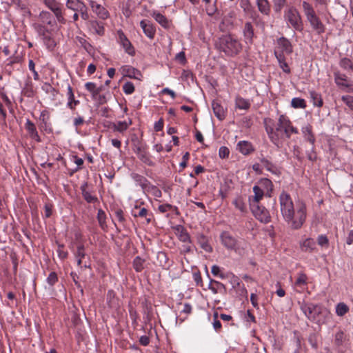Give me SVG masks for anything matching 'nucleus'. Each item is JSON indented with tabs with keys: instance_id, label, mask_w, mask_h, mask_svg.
Returning <instances> with one entry per match:
<instances>
[{
	"instance_id": "1",
	"label": "nucleus",
	"mask_w": 353,
	"mask_h": 353,
	"mask_svg": "<svg viewBox=\"0 0 353 353\" xmlns=\"http://www.w3.org/2000/svg\"><path fill=\"white\" fill-rule=\"evenodd\" d=\"M265 131L273 144L281 148L285 139H290L292 134H298V129L292 125L290 119L280 115L278 122L274 125L273 120L265 119L264 120Z\"/></svg>"
},
{
	"instance_id": "2",
	"label": "nucleus",
	"mask_w": 353,
	"mask_h": 353,
	"mask_svg": "<svg viewBox=\"0 0 353 353\" xmlns=\"http://www.w3.org/2000/svg\"><path fill=\"white\" fill-rule=\"evenodd\" d=\"M306 206L302 202L296 203V208L291 212L288 218L284 219L288 226L293 230L300 229L306 219Z\"/></svg>"
},
{
	"instance_id": "3",
	"label": "nucleus",
	"mask_w": 353,
	"mask_h": 353,
	"mask_svg": "<svg viewBox=\"0 0 353 353\" xmlns=\"http://www.w3.org/2000/svg\"><path fill=\"white\" fill-rule=\"evenodd\" d=\"M219 49L227 56L234 57L242 50L240 41L231 34L223 35L219 39Z\"/></svg>"
},
{
	"instance_id": "4",
	"label": "nucleus",
	"mask_w": 353,
	"mask_h": 353,
	"mask_svg": "<svg viewBox=\"0 0 353 353\" xmlns=\"http://www.w3.org/2000/svg\"><path fill=\"white\" fill-rule=\"evenodd\" d=\"M221 244L228 250H233L239 254H242L246 248V243L236 239L230 232L223 231L220 234Z\"/></svg>"
},
{
	"instance_id": "5",
	"label": "nucleus",
	"mask_w": 353,
	"mask_h": 353,
	"mask_svg": "<svg viewBox=\"0 0 353 353\" xmlns=\"http://www.w3.org/2000/svg\"><path fill=\"white\" fill-rule=\"evenodd\" d=\"M279 199L280 204V211L283 219L288 218V216H290V213L293 212V210L296 208V204H294L290 194L285 191H283L281 193Z\"/></svg>"
},
{
	"instance_id": "6",
	"label": "nucleus",
	"mask_w": 353,
	"mask_h": 353,
	"mask_svg": "<svg viewBox=\"0 0 353 353\" xmlns=\"http://www.w3.org/2000/svg\"><path fill=\"white\" fill-rule=\"evenodd\" d=\"M285 18L296 30L300 32L303 30V26L301 17L296 9L294 8L288 9L285 14Z\"/></svg>"
},
{
	"instance_id": "7",
	"label": "nucleus",
	"mask_w": 353,
	"mask_h": 353,
	"mask_svg": "<svg viewBox=\"0 0 353 353\" xmlns=\"http://www.w3.org/2000/svg\"><path fill=\"white\" fill-rule=\"evenodd\" d=\"M293 51L291 42L285 37H281L276 40V46L274 49L275 57L281 54L283 56L285 54H290Z\"/></svg>"
},
{
	"instance_id": "8",
	"label": "nucleus",
	"mask_w": 353,
	"mask_h": 353,
	"mask_svg": "<svg viewBox=\"0 0 353 353\" xmlns=\"http://www.w3.org/2000/svg\"><path fill=\"white\" fill-rule=\"evenodd\" d=\"M43 3L54 14L58 22L61 23H65V19L62 12V5L57 0H43Z\"/></svg>"
},
{
	"instance_id": "9",
	"label": "nucleus",
	"mask_w": 353,
	"mask_h": 353,
	"mask_svg": "<svg viewBox=\"0 0 353 353\" xmlns=\"http://www.w3.org/2000/svg\"><path fill=\"white\" fill-rule=\"evenodd\" d=\"M250 207L253 215L261 223H267L270 221L271 216L270 213L264 206L259 203L250 205Z\"/></svg>"
},
{
	"instance_id": "10",
	"label": "nucleus",
	"mask_w": 353,
	"mask_h": 353,
	"mask_svg": "<svg viewBox=\"0 0 353 353\" xmlns=\"http://www.w3.org/2000/svg\"><path fill=\"white\" fill-rule=\"evenodd\" d=\"M301 310L305 316L312 321L316 320V316L321 313V308L317 305L309 303H301Z\"/></svg>"
},
{
	"instance_id": "11",
	"label": "nucleus",
	"mask_w": 353,
	"mask_h": 353,
	"mask_svg": "<svg viewBox=\"0 0 353 353\" xmlns=\"http://www.w3.org/2000/svg\"><path fill=\"white\" fill-rule=\"evenodd\" d=\"M117 41L123 48L125 52L129 55H134L135 53L134 48H133L131 42L126 37L125 34L121 30H119L117 32Z\"/></svg>"
},
{
	"instance_id": "12",
	"label": "nucleus",
	"mask_w": 353,
	"mask_h": 353,
	"mask_svg": "<svg viewBox=\"0 0 353 353\" xmlns=\"http://www.w3.org/2000/svg\"><path fill=\"white\" fill-rule=\"evenodd\" d=\"M89 5L92 11L101 19H106L109 17L108 11L101 4L94 0H89Z\"/></svg>"
},
{
	"instance_id": "13",
	"label": "nucleus",
	"mask_w": 353,
	"mask_h": 353,
	"mask_svg": "<svg viewBox=\"0 0 353 353\" xmlns=\"http://www.w3.org/2000/svg\"><path fill=\"white\" fill-rule=\"evenodd\" d=\"M39 18L43 23L50 26V28H54L55 30H58L57 21L50 12L41 11L39 14Z\"/></svg>"
},
{
	"instance_id": "14",
	"label": "nucleus",
	"mask_w": 353,
	"mask_h": 353,
	"mask_svg": "<svg viewBox=\"0 0 353 353\" xmlns=\"http://www.w3.org/2000/svg\"><path fill=\"white\" fill-rule=\"evenodd\" d=\"M254 195L249 196V203L250 205L259 204V201L263 199L264 195L263 190L258 185L253 187Z\"/></svg>"
},
{
	"instance_id": "15",
	"label": "nucleus",
	"mask_w": 353,
	"mask_h": 353,
	"mask_svg": "<svg viewBox=\"0 0 353 353\" xmlns=\"http://www.w3.org/2000/svg\"><path fill=\"white\" fill-rule=\"evenodd\" d=\"M132 214L135 217L145 218L148 223L151 222L152 214L145 208H140L136 205L132 211Z\"/></svg>"
},
{
	"instance_id": "16",
	"label": "nucleus",
	"mask_w": 353,
	"mask_h": 353,
	"mask_svg": "<svg viewBox=\"0 0 353 353\" xmlns=\"http://www.w3.org/2000/svg\"><path fill=\"white\" fill-rule=\"evenodd\" d=\"M243 32L245 43L252 44L253 43L254 34V28L251 23H245Z\"/></svg>"
},
{
	"instance_id": "17",
	"label": "nucleus",
	"mask_w": 353,
	"mask_h": 353,
	"mask_svg": "<svg viewBox=\"0 0 353 353\" xmlns=\"http://www.w3.org/2000/svg\"><path fill=\"white\" fill-rule=\"evenodd\" d=\"M300 248L303 252L311 253L316 250V242L312 238H307L300 242Z\"/></svg>"
},
{
	"instance_id": "18",
	"label": "nucleus",
	"mask_w": 353,
	"mask_h": 353,
	"mask_svg": "<svg viewBox=\"0 0 353 353\" xmlns=\"http://www.w3.org/2000/svg\"><path fill=\"white\" fill-rule=\"evenodd\" d=\"M307 19L310 23V25L312 27L319 33H323L325 31V27L324 25L321 23V21L319 20V19L317 17L316 14L310 16V17L307 18Z\"/></svg>"
},
{
	"instance_id": "19",
	"label": "nucleus",
	"mask_w": 353,
	"mask_h": 353,
	"mask_svg": "<svg viewBox=\"0 0 353 353\" xmlns=\"http://www.w3.org/2000/svg\"><path fill=\"white\" fill-rule=\"evenodd\" d=\"M121 71L123 76L128 77L132 79H139V76L141 75V73L138 70L129 65L122 66L121 68Z\"/></svg>"
},
{
	"instance_id": "20",
	"label": "nucleus",
	"mask_w": 353,
	"mask_h": 353,
	"mask_svg": "<svg viewBox=\"0 0 353 353\" xmlns=\"http://www.w3.org/2000/svg\"><path fill=\"white\" fill-rule=\"evenodd\" d=\"M236 149L243 155H248L254 151L252 143L247 141H240L237 143Z\"/></svg>"
},
{
	"instance_id": "21",
	"label": "nucleus",
	"mask_w": 353,
	"mask_h": 353,
	"mask_svg": "<svg viewBox=\"0 0 353 353\" xmlns=\"http://www.w3.org/2000/svg\"><path fill=\"white\" fill-rule=\"evenodd\" d=\"M25 128L32 139L37 142L41 141L34 124L30 119L26 120Z\"/></svg>"
},
{
	"instance_id": "22",
	"label": "nucleus",
	"mask_w": 353,
	"mask_h": 353,
	"mask_svg": "<svg viewBox=\"0 0 353 353\" xmlns=\"http://www.w3.org/2000/svg\"><path fill=\"white\" fill-rule=\"evenodd\" d=\"M347 76L343 74H341L340 72H335L334 73V80L335 83L342 88H348L347 91H352L353 90V88L350 85H349L347 83Z\"/></svg>"
},
{
	"instance_id": "23",
	"label": "nucleus",
	"mask_w": 353,
	"mask_h": 353,
	"mask_svg": "<svg viewBox=\"0 0 353 353\" xmlns=\"http://www.w3.org/2000/svg\"><path fill=\"white\" fill-rule=\"evenodd\" d=\"M140 26L143 29L144 34L150 39H153L155 34V29L149 21L142 20L140 22Z\"/></svg>"
},
{
	"instance_id": "24",
	"label": "nucleus",
	"mask_w": 353,
	"mask_h": 353,
	"mask_svg": "<svg viewBox=\"0 0 353 353\" xmlns=\"http://www.w3.org/2000/svg\"><path fill=\"white\" fill-rule=\"evenodd\" d=\"M212 108L214 115L218 119L222 121L225 118V111L219 102L213 101L212 103Z\"/></svg>"
},
{
	"instance_id": "25",
	"label": "nucleus",
	"mask_w": 353,
	"mask_h": 353,
	"mask_svg": "<svg viewBox=\"0 0 353 353\" xmlns=\"http://www.w3.org/2000/svg\"><path fill=\"white\" fill-rule=\"evenodd\" d=\"M43 42L47 49L50 51L54 50L57 46V42L54 38V32L49 33L41 37Z\"/></svg>"
},
{
	"instance_id": "26",
	"label": "nucleus",
	"mask_w": 353,
	"mask_h": 353,
	"mask_svg": "<svg viewBox=\"0 0 353 353\" xmlns=\"http://www.w3.org/2000/svg\"><path fill=\"white\" fill-rule=\"evenodd\" d=\"M89 28L90 30L99 35L104 34V27L103 24L96 20H92L89 22Z\"/></svg>"
},
{
	"instance_id": "27",
	"label": "nucleus",
	"mask_w": 353,
	"mask_h": 353,
	"mask_svg": "<svg viewBox=\"0 0 353 353\" xmlns=\"http://www.w3.org/2000/svg\"><path fill=\"white\" fill-rule=\"evenodd\" d=\"M302 133L304 139L313 145L315 143V137L312 132V126L310 125H307L303 127Z\"/></svg>"
},
{
	"instance_id": "28",
	"label": "nucleus",
	"mask_w": 353,
	"mask_h": 353,
	"mask_svg": "<svg viewBox=\"0 0 353 353\" xmlns=\"http://www.w3.org/2000/svg\"><path fill=\"white\" fill-rule=\"evenodd\" d=\"M132 177L143 190L149 188L150 183L145 177L136 173L132 174Z\"/></svg>"
},
{
	"instance_id": "29",
	"label": "nucleus",
	"mask_w": 353,
	"mask_h": 353,
	"mask_svg": "<svg viewBox=\"0 0 353 353\" xmlns=\"http://www.w3.org/2000/svg\"><path fill=\"white\" fill-rule=\"evenodd\" d=\"M50 116L48 112L43 111L39 117V126L40 128L44 129L45 130H48L50 128V123H49Z\"/></svg>"
},
{
	"instance_id": "30",
	"label": "nucleus",
	"mask_w": 353,
	"mask_h": 353,
	"mask_svg": "<svg viewBox=\"0 0 353 353\" xmlns=\"http://www.w3.org/2000/svg\"><path fill=\"white\" fill-rule=\"evenodd\" d=\"M256 5L259 10L264 14H269L270 6L268 0H256Z\"/></svg>"
},
{
	"instance_id": "31",
	"label": "nucleus",
	"mask_w": 353,
	"mask_h": 353,
	"mask_svg": "<svg viewBox=\"0 0 353 353\" xmlns=\"http://www.w3.org/2000/svg\"><path fill=\"white\" fill-rule=\"evenodd\" d=\"M35 30L38 32L39 35L42 37L49 33H52L55 32V30L54 28H48L44 25L42 24H37L34 26Z\"/></svg>"
},
{
	"instance_id": "32",
	"label": "nucleus",
	"mask_w": 353,
	"mask_h": 353,
	"mask_svg": "<svg viewBox=\"0 0 353 353\" xmlns=\"http://www.w3.org/2000/svg\"><path fill=\"white\" fill-rule=\"evenodd\" d=\"M198 243L200 245L201 248L203 249L207 252H212V248L210 245L208 239L204 235H200L198 237Z\"/></svg>"
},
{
	"instance_id": "33",
	"label": "nucleus",
	"mask_w": 353,
	"mask_h": 353,
	"mask_svg": "<svg viewBox=\"0 0 353 353\" xmlns=\"http://www.w3.org/2000/svg\"><path fill=\"white\" fill-rule=\"evenodd\" d=\"M74 256L77 261V265L81 266L82 259L85 257V248L83 245H79L77 248V251L74 252Z\"/></svg>"
},
{
	"instance_id": "34",
	"label": "nucleus",
	"mask_w": 353,
	"mask_h": 353,
	"mask_svg": "<svg viewBox=\"0 0 353 353\" xmlns=\"http://www.w3.org/2000/svg\"><path fill=\"white\" fill-rule=\"evenodd\" d=\"M236 107L240 110H248L250 107V103L241 97H237L235 100Z\"/></svg>"
},
{
	"instance_id": "35",
	"label": "nucleus",
	"mask_w": 353,
	"mask_h": 353,
	"mask_svg": "<svg viewBox=\"0 0 353 353\" xmlns=\"http://www.w3.org/2000/svg\"><path fill=\"white\" fill-rule=\"evenodd\" d=\"M310 96L312 102L315 106L321 107L323 105V99L321 95L316 91H310Z\"/></svg>"
},
{
	"instance_id": "36",
	"label": "nucleus",
	"mask_w": 353,
	"mask_h": 353,
	"mask_svg": "<svg viewBox=\"0 0 353 353\" xmlns=\"http://www.w3.org/2000/svg\"><path fill=\"white\" fill-rule=\"evenodd\" d=\"M130 124L131 121L129 123L126 121H118L117 123H113L112 128L114 132H123L128 129Z\"/></svg>"
},
{
	"instance_id": "37",
	"label": "nucleus",
	"mask_w": 353,
	"mask_h": 353,
	"mask_svg": "<svg viewBox=\"0 0 353 353\" xmlns=\"http://www.w3.org/2000/svg\"><path fill=\"white\" fill-rule=\"evenodd\" d=\"M83 199L89 203H94L98 201L97 197L87 191L84 186L81 188Z\"/></svg>"
},
{
	"instance_id": "38",
	"label": "nucleus",
	"mask_w": 353,
	"mask_h": 353,
	"mask_svg": "<svg viewBox=\"0 0 353 353\" xmlns=\"http://www.w3.org/2000/svg\"><path fill=\"white\" fill-rule=\"evenodd\" d=\"M152 17L163 28H168L169 26V23L167 18L161 13L154 12L152 14Z\"/></svg>"
},
{
	"instance_id": "39",
	"label": "nucleus",
	"mask_w": 353,
	"mask_h": 353,
	"mask_svg": "<svg viewBox=\"0 0 353 353\" xmlns=\"http://www.w3.org/2000/svg\"><path fill=\"white\" fill-rule=\"evenodd\" d=\"M97 220L99 221V224L100 227L101 228V229L105 230L107 228L106 215H105V212L101 209H99L98 210Z\"/></svg>"
},
{
	"instance_id": "40",
	"label": "nucleus",
	"mask_w": 353,
	"mask_h": 353,
	"mask_svg": "<svg viewBox=\"0 0 353 353\" xmlns=\"http://www.w3.org/2000/svg\"><path fill=\"white\" fill-rule=\"evenodd\" d=\"M279 56L276 57L280 68L283 70V71L285 73H290V68L288 66V63L285 61V56L281 55V54H278Z\"/></svg>"
},
{
	"instance_id": "41",
	"label": "nucleus",
	"mask_w": 353,
	"mask_h": 353,
	"mask_svg": "<svg viewBox=\"0 0 353 353\" xmlns=\"http://www.w3.org/2000/svg\"><path fill=\"white\" fill-rule=\"evenodd\" d=\"M84 3L80 0H68L66 2V7L73 11H78L82 5Z\"/></svg>"
},
{
	"instance_id": "42",
	"label": "nucleus",
	"mask_w": 353,
	"mask_h": 353,
	"mask_svg": "<svg viewBox=\"0 0 353 353\" xmlns=\"http://www.w3.org/2000/svg\"><path fill=\"white\" fill-rule=\"evenodd\" d=\"M261 161L263 167L265 168L267 170L271 172L273 174H277L278 169L273 163L264 158L262 159Z\"/></svg>"
},
{
	"instance_id": "43",
	"label": "nucleus",
	"mask_w": 353,
	"mask_h": 353,
	"mask_svg": "<svg viewBox=\"0 0 353 353\" xmlns=\"http://www.w3.org/2000/svg\"><path fill=\"white\" fill-rule=\"evenodd\" d=\"M291 105L294 108H305L306 107L305 100L298 97L292 99Z\"/></svg>"
},
{
	"instance_id": "44",
	"label": "nucleus",
	"mask_w": 353,
	"mask_h": 353,
	"mask_svg": "<svg viewBox=\"0 0 353 353\" xmlns=\"http://www.w3.org/2000/svg\"><path fill=\"white\" fill-rule=\"evenodd\" d=\"M349 310V307L344 303H339L336 307V312L338 316H343Z\"/></svg>"
},
{
	"instance_id": "45",
	"label": "nucleus",
	"mask_w": 353,
	"mask_h": 353,
	"mask_svg": "<svg viewBox=\"0 0 353 353\" xmlns=\"http://www.w3.org/2000/svg\"><path fill=\"white\" fill-rule=\"evenodd\" d=\"M303 8L307 18L315 14L312 6L307 1L303 2Z\"/></svg>"
},
{
	"instance_id": "46",
	"label": "nucleus",
	"mask_w": 353,
	"mask_h": 353,
	"mask_svg": "<svg viewBox=\"0 0 353 353\" xmlns=\"http://www.w3.org/2000/svg\"><path fill=\"white\" fill-rule=\"evenodd\" d=\"M143 262L144 261L139 256H137L134 259L133 261V267L137 272H139L143 269Z\"/></svg>"
},
{
	"instance_id": "47",
	"label": "nucleus",
	"mask_w": 353,
	"mask_h": 353,
	"mask_svg": "<svg viewBox=\"0 0 353 353\" xmlns=\"http://www.w3.org/2000/svg\"><path fill=\"white\" fill-rule=\"evenodd\" d=\"M307 284V276L304 273L299 274V276L295 281V285L299 287H303Z\"/></svg>"
},
{
	"instance_id": "48",
	"label": "nucleus",
	"mask_w": 353,
	"mask_h": 353,
	"mask_svg": "<svg viewBox=\"0 0 353 353\" xmlns=\"http://www.w3.org/2000/svg\"><path fill=\"white\" fill-rule=\"evenodd\" d=\"M179 238L180 241L184 243H190V236L188 234V232L183 228H181V230L179 232Z\"/></svg>"
},
{
	"instance_id": "49",
	"label": "nucleus",
	"mask_w": 353,
	"mask_h": 353,
	"mask_svg": "<svg viewBox=\"0 0 353 353\" xmlns=\"http://www.w3.org/2000/svg\"><path fill=\"white\" fill-rule=\"evenodd\" d=\"M123 90L126 94H131L134 91V85L132 82H126L123 85Z\"/></svg>"
},
{
	"instance_id": "50",
	"label": "nucleus",
	"mask_w": 353,
	"mask_h": 353,
	"mask_svg": "<svg viewBox=\"0 0 353 353\" xmlns=\"http://www.w3.org/2000/svg\"><path fill=\"white\" fill-rule=\"evenodd\" d=\"M317 243L321 247L328 248L329 240L324 234H321L317 237Z\"/></svg>"
},
{
	"instance_id": "51",
	"label": "nucleus",
	"mask_w": 353,
	"mask_h": 353,
	"mask_svg": "<svg viewBox=\"0 0 353 353\" xmlns=\"http://www.w3.org/2000/svg\"><path fill=\"white\" fill-rule=\"evenodd\" d=\"M340 65L345 70H352L353 67L351 60L347 58L342 59L340 61Z\"/></svg>"
},
{
	"instance_id": "52",
	"label": "nucleus",
	"mask_w": 353,
	"mask_h": 353,
	"mask_svg": "<svg viewBox=\"0 0 353 353\" xmlns=\"http://www.w3.org/2000/svg\"><path fill=\"white\" fill-rule=\"evenodd\" d=\"M341 100L353 111V97L350 95L342 96Z\"/></svg>"
},
{
	"instance_id": "53",
	"label": "nucleus",
	"mask_w": 353,
	"mask_h": 353,
	"mask_svg": "<svg viewBox=\"0 0 353 353\" xmlns=\"http://www.w3.org/2000/svg\"><path fill=\"white\" fill-rule=\"evenodd\" d=\"M139 158L145 164L148 165H153V162L148 157L146 152H141L139 154Z\"/></svg>"
},
{
	"instance_id": "54",
	"label": "nucleus",
	"mask_w": 353,
	"mask_h": 353,
	"mask_svg": "<svg viewBox=\"0 0 353 353\" xmlns=\"http://www.w3.org/2000/svg\"><path fill=\"white\" fill-rule=\"evenodd\" d=\"M77 12H79L81 17L83 20H88L89 14L88 12V8L85 4L82 5Z\"/></svg>"
},
{
	"instance_id": "55",
	"label": "nucleus",
	"mask_w": 353,
	"mask_h": 353,
	"mask_svg": "<svg viewBox=\"0 0 353 353\" xmlns=\"http://www.w3.org/2000/svg\"><path fill=\"white\" fill-rule=\"evenodd\" d=\"M230 154L229 149L225 146H221L219 150V156L221 159L228 158Z\"/></svg>"
},
{
	"instance_id": "56",
	"label": "nucleus",
	"mask_w": 353,
	"mask_h": 353,
	"mask_svg": "<svg viewBox=\"0 0 353 353\" xmlns=\"http://www.w3.org/2000/svg\"><path fill=\"white\" fill-rule=\"evenodd\" d=\"M57 274L54 272H50L47 278V282L50 285H53L57 281Z\"/></svg>"
},
{
	"instance_id": "57",
	"label": "nucleus",
	"mask_w": 353,
	"mask_h": 353,
	"mask_svg": "<svg viewBox=\"0 0 353 353\" xmlns=\"http://www.w3.org/2000/svg\"><path fill=\"white\" fill-rule=\"evenodd\" d=\"M218 314L216 312L214 314V322L212 323L213 327L216 330V332H219L221 329V323L217 320Z\"/></svg>"
},
{
	"instance_id": "58",
	"label": "nucleus",
	"mask_w": 353,
	"mask_h": 353,
	"mask_svg": "<svg viewBox=\"0 0 353 353\" xmlns=\"http://www.w3.org/2000/svg\"><path fill=\"white\" fill-rule=\"evenodd\" d=\"M79 100L74 99V96L73 97L72 99L68 100L67 106L70 108L71 110H74L75 108V106L79 104Z\"/></svg>"
},
{
	"instance_id": "59",
	"label": "nucleus",
	"mask_w": 353,
	"mask_h": 353,
	"mask_svg": "<svg viewBox=\"0 0 353 353\" xmlns=\"http://www.w3.org/2000/svg\"><path fill=\"white\" fill-rule=\"evenodd\" d=\"M115 216L119 222L123 223L125 221L123 212L121 209H118L115 211Z\"/></svg>"
},
{
	"instance_id": "60",
	"label": "nucleus",
	"mask_w": 353,
	"mask_h": 353,
	"mask_svg": "<svg viewBox=\"0 0 353 353\" xmlns=\"http://www.w3.org/2000/svg\"><path fill=\"white\" fill-rule=\"evenodd\" d=\"M211 272L212 274H214V276H219L221 279L224 278L223 274H220V268L216 265L212 267Z\"/></svg>"
},
{
	"instance_id": "61",
	"label": "nucleus",
	"mask_w": 353,
	"mask_h": 353,
	"mask_svg": "<svg viewBox=\"0 0 353 353\" xmlns=\"http://www.w3.org/2000/svg\"><path fill=\"white\" fill-rule=\"evenodd\" d=\"M173 208V206L170 204H163V205H160L159 206V210L162 212V213H164L168 210H172Z\"/></svg>"
},
{
	"instance_id": "62",
	"label": "nucleus",
	"mask_w": 353,
	"mask_h": 353,
	"mask_svg": "<svg viewBox=\"0 0 353 353\" xmlns=\"http://www.w3.org/2000/svg\"><path fill=\"white\" fill-rule=\"evenodd\" d=\"M286 0H274L275 8L276 11H279L285 3Z\"/></svg>"
},
{
	"instance_id": "63",
	"label": "nucleus",
	"mask_w": 353,
	"mask_h": 353,
	"mask_svg": "<svg viewBox=\"0 0 353 353\" xmlns=\"http://www.w3.org/2000/svg\"><path fill=\"white\" fill-rule=\"evenodd\" d=\"M190 154L189 152H185L183 156V161L180 163V167L182 168H185L187 166V162L189 159Z\"/></svg>"
},
{
	"instance_id": "64",
	"label": "nucleus",
	"mask_w": 353,
	"mask_h": 353,
	"mask_svg": "<svg viewBox=\"0 0 353 353\" xmlns=\"http://www.w3.org/2000/svg\"><path fill=\"white\" fill-rule=\"evenodd\" d=\"M234 203L236 208H238L241 212L245 211V205L241 199H236L234 202Z\"/></svg>"
}]
</instances>
